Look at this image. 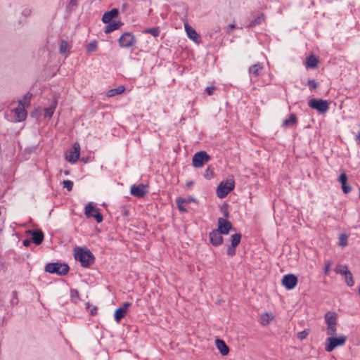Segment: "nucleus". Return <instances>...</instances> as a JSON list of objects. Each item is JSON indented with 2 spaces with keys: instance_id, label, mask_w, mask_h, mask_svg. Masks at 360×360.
Wrapping results in <instances>:
<instances>
[{
  "instance_id": "f257e3e1",
  "label": "nucleus",
  "mask_w": 360,
  "mask_h": 360,
  "mask_svg": "<svg viewBox=\"0 0 360 360\" xmlns=\"http://www.w3.org/2000/svg\"><path fill=\"white\" fill-rule=\"evenodd\" d=\"M75 259L79 261L82 267L87 268L94 264L95 257L86 248H76L74 253Z\"/></svg>"
},
{
  "instance_id": "f03ea898",
  "label": "nucleus",
  "mask_w": 360,
  "mask_h": 360,
  "mask_svg": "<svg viewBox=\"0 0 360 360\" xmlns=\"http://www.w3.org/2000/svg\"><path fill=\"white\" fill-rule=\"evenodd\" d=\"M69 266L68 264L59 262H53L46 264L45 271L50 274H56L60 276H65L69 271Z\"/></svg>"
},
{
  "instance_id": "7ed1b4c3",
  "label": "nucleus",
  "mask_w": 360,
  "mask_h": 360,
  "mask_svg": "<svg viewBox=\"0 0 360 360\" xmlns=\"http://www.w3.org/2000/svg\"><path fill=\"white\" fill-rule=\"evenodd\" d=\"M347 340V337L340 335L338 338L329 337L326 340L325 349L328 352H332L338 346L344 345Z\"/></svg>"
},
{
  "instance_id": "20e7f679",
  "label": "nucleus",
  "mask_w": 360,
  "mask_h": 360,
  "mask_svg": "<svg viewBox=\"0 0 360 360\" xmlns=\"http://www.w3.org/2000/svg\"><path fill=\"white\" fill-rule=\"evenodd\" d=\"M235 184L233 179L221 181L217 188V195L219 198H225L233 188Z\"/></svg>"
},
{
  "instance_id": "39448f33",
  "label": "nucleus",
  "mask_w": 360,
  "mask_h": 360,
  "mask_svg": "<svg viewBox=\"0 0 360 360\" xmlns=\"http://www.w3.org/2000/svg\"><path fill=\"white\" fill-rule=\"evenodd\" d=\"M308 105L321 114L326 113L329 110V103L326 100L312 98L309 100Z\"/></svg>"
},
{
  "instance_id": "423d86ee",
  "label": "nucleus",
  "mask_w": 360,
  "mask_h": 360,
  "mask_svg": "<svg viewBox=\"0 0 360 360\" xmlns=\"http://www.w3.org/2000/svg\"><path fill=\"white\" fill-rule=\"evenodd\" d=\"M325 321L328 326L327 334L330 335H334L336 333L337 328V316L333 312H327L325 314Z\"/></svg>"
},
{
  "instance_id": "0eeeda50",
  "label": "nucleus",
  "mask_w": 360,
  "mask_h": 360,
  "mask_svg": "<svg viewBox=\"0 0 360 360\" xmlns=\"http://www.w3.org/2000/svg\"><path fill=\"white\" fill-rule=\"evenodd\" d=\"M118 41L120 47L127 49L134 46L136 39L131 32H127L120 36Z\"/></svg>"
},
{
  "instance_id": "6e6552de",
  "label": "nucleus",
  "mask_w": 360,
  "mask_h": 360,
  "mask_svg": "<svg viewBox=\"0 0 360 360\" xmlns=\"http://www.w3.org/2000/svg\"><path fill=\"white\" fill-rule=\"evenodd\" d=\"M210 160V156L205 151H199L194 154L192 158L193 167L200 168L203 166L205 162Z\"/></svg>"
},
{
  "instance_id": "1a4fd4ad",
  "label": "nucleus",
  "mask_w": 360,
  "mask_h": 360,
  "mask_svg": "<svg viewBox=\"0 0 360 360\" xmlns=\"http://www.w3.org/2000/svg\"><path fill=\"white\" fill-rule=\"evenodd\" d=\"M84 214L86 218H94L98 223H101L103 220V215L98 212V209L94 207L91 202L85 206Z\"/></svg>"
},
{
  "instance_id": "9d476101",
  "label": "nucleus",
  "mask_w": 360,
  "mask_h": 360,
  "mask_svg": "<svg viewBox=\"0 0 360 360\" xmlns=\"http://www.w3.org/2000/svg\"><path fill=\"white\" fill-rule=\"evenodd\" d=\"M80 155V146L76 142L73 144L72 149L68 151V153L66 155V160L70 163H75Z\"/></svg>"
},
{
  "instance_id": "9b49d317",
  "label": "nucleus",
  "mask_w": 360,
  "mask_h": 360,
  "mask_svg": "<svg viewBox=\"0 0 360 360\" xmlns=\"http://www.w3.org/2000/svg\"><path fill=\"white\" fill-rule=\"evenodd\" d=\"M148 192V186L143 184L132 185L130 188L131 194L137 198H143Z\"/></svg>"
},
{
  "instance_id": "f8f14e48",
  "label": "nucleus",
  "mask_w": 360,
  "mask_h": 360,
  "mask_svg": "<svg viewBox=\"0 0 360 360\" xmlns=\"http://www.w3.org/2000/svg\"><path fill=\"white\" fill-rule=\"evenodd\" d=\"M298 282L297 277L294 274H286L283 277L282 284L288 290L295 288Z\"/></svg>"
},
{
  "instance_id": "ddd939ff",
  "label": "nucleus",
  "mask_w": 360,
  "mask_h": 360,
  "mask_svg": "<svg viewBox=\"0 0 360 360\" xmlns=\"http://www.w3.org/2000/svg\"><path fill=\"white\" fill-rule=\"evenodd\" d=\"M232 229L233 225L229 220L222 217L218 219V229L217 230L220 233L224 235H226Z\"/></svg>"
},
{
  "instance_id": "4468645a",
  "label": "nucleus",
  "mask_w": 360,
  "mask_h": 360,
  "mask_svg": "<svg viewBox=\"0 0 360 360\" xmlns=\"http://www.w3.org/2000/svg\"><path fill=\"white\" fill-rule=\"evenodd\" d=\"M130 302H124L122 304V306L120 308H117L114 314L115 320L117 323H119L124 317H125L127 311L128 307L131 306Z\"/></svg>"
},
{
  "instance_id": "2eb2a0df",
  "label": "nucleus",
  "mask_w": 360,
  "mask_h": 360,
  "mask_svg": "<svg viewBox=\"0 0 360 360\" xmlns=\"http://www.w3.org/2000/svg\"><path fill=\"white\" fill-rule=\"evenodd\" d=\"M221 234L222 233L217 229L212 230L209 234L210 243L214 246L221 245L223 243V237L221 236Z\"/></svg>"
},
{
  "instance_id": "dca6fc26",
  "label": "nucleus",
  "mask_w": 360,
  "mask_h": 360,
  "mask_svg": "<svg viewBox=\"0 0 360 360\" xmlns=\"http://www.w3.org/2000/svg\"><path fill=\"white\" fill-rule=\"evenodd\" d=\"M28 233L31 234L32 242L36 245H40L44 238V235L42 231L41 230H29L27 231Z\"/></svg>"
},
{
  "instance_id": "f3484780",
  "label": "nucleus",
  "mask_w": 360,
  "mask_h": 360,
  "mask_svg": "<svg viewBox=\"0 0 360 360\" xmlns=\"http://www.w3.org/2000/svg\"><path fill=\"white\" fill-rule=\"evenodd\" d=\"M118 14V9L112 8V10L104 13L102 17V21L105 24L109 23L113 18L117 17Z\"/></svg>"
},
{
  "instance_id": "a211bd4d",
  "label": "nucleus",
  "mask_w": 360,
  "mask_h": 360,
  "mask_svg": "<svg viewBox=\"0 0 360 360\" xmlns=\"http://www.w3.org/2000/svg\"><path fill=\"white\" fill-rule=\"evenodd\" d=\"M215 345L221 355L225 356L229 354V348L224 340L217 339L215 340Z\"/></svg>"
},
{
  "instance_id": "6ab92c4d",
  "label": "nucleus",
  "mask_w": 360,
  "mask_h": 360,
  "mask_svg": "<svg viewBox=\"0 0 360 360\" xmlns=\"http://www.w3.org/2000/svg\"><path fill=\"white\" fill-rule=\"evenodd\" d=\"M107 24L108 25L105 27L104 30L105 33L106 34H109L115 30H118L124 25V23L120 20H115Z\"/></svg>"
},
{
  "instance_id": "aec40b11",
  "label": "nucleus",
  "mask_w": 360,
  "mask_h": 360,
  "mask_svg": "<svg viewBox=\"0 0 360 360\" xmlns=\"http://www.w3.org/2000/svg\"><path fill=\"white\" fill-rule=\"evenodd\" d=\"M185 30L188 37L194 41H197L200 38V35L196 32V31L188 24H185Z\"/></svg>"
},
{
  "instance_id": "412c9836",
  "label": "nucleus",
  "mask_w": 360,
  "mask_h": 360,
  "mask_svg": "<svg viewBox=\"0 0 360 360\" xmlns=\"http://www.w3.org/2000/svg\"><path fill=\"white\" fill-rule=\"evenodd\" d=\"M14 111L16 116V120L18 122H22L26 119L27 114L25 108L18 107L14 110Z\"/></svg>"
},
{
  "instance_id": "4be33fe9",
  "label": "nucleus",
  "mask_w": 360,
  "mask_h": 360,
  "mask_svg": "<svg viewBox=\"0 0 360 360\" xmlns=\"http://www.w3.org/2000/svg\"><path fill=\"white\" fill-rule=\"evenodd\" d=\"M262 69H263V66L262 65L261 63H258L254 64L250 67L249 73H250V75H251L254 77H257L260 75Z\"/></svg>"
},
{
  "instance_id": "5701e85b",
  "label": "nucleus",
  "mask_w": 360,
  "mask_h": 360,
  "mask_svg": "<svg viewBox=\"0 0 360 360\" xmlns=\"http://www.w3.org/2000/svg\"><path fill=\"white\" fill-rule=\"evenodd\" d=\"M319 60L314 55H310L306 59V65L309 68H315L318 65Z\"/></svg>"
},
{
  "instance_id": "b1692460",
  "label": "nucleus",
  "mask_w": 360,
  "mask_h": 360,
  "mask_svg": "<svg viewBox=\"0 0 360 360\" xmlns=\"http://www.w3.org/2000/svg\"><path fill=\"white\" fill-rule=\"evenodd\" d=\"M274 316L271 313H264L260 316V323L262 326H267L273 320Z\"/></svg>"
},
{
  "instance_id": "393cba45",
  "label": "nucleus",
  "mask_w": 360,
  "mask_h": 360,
  "mask_svg": "<svg viewBox=\"0 0 360 360\" xmlns=\"http://www.w3.org/2000/svg\"><path fill=\"white\" fill-rule=\"evenodd\" d=\"M31 97H32V94H30V93L26 94L23 96L22 99L19 101V102H18L19 106L18 107H21L23 108L29 107L30 105Z\"/></svg>"
},
{
  "instance_id": "a878e982",
  "label": "nucleus",
  "mask_w": 360,
  "mask_h": 360,
  "mask_svg": "<svg viewBox=\"0 0 360 360\" xmlns=\"http://www.w3.org/2000/svg\"><path fill=\"white\" fill-rule=\"evenodd\" d=\"M69 44L68 41L65 39L61 40L60 46H59V52L60 54L65 55L67 56L69 53Z\"/></svg>"
},
{
  "instance_id": "bb28decb",
  "label": "nucleus",
  "mask_w": 360,
  "mask_h": 360,
  "mask_svg": "<svg viewBox=\"0 0 360 360\" xmlns=\"http://www.w3.org/2000/svg\"><path fill=\"white\" fill-rule=\"evenodd\" d=\"M124 90H125L124 86H119L117 88L111 89L108 90L107 92V96L108 97H112V96H115L116 95L123 93L124 91Z\"/></svg>"
},
{
  "instance_id": "cd10ccee",
  "label": "nucleus",
  "mask_w": 360,
  "mask_h": 360,
  "mask_svg": "<svg viewBox=\"0 0 360 360\" xmlns=\"http://www.w3.org/2000/svg\"><path fill=\"white\" fill-rule=\"evenodd\" d=\"M56 105H57V102H56V101H54L50 107L44 109V117H45L50 118L52 117V115L55 111V109L56 108Z\"/></svg>"
},
{
  "instance_id": "c85d7f7f",
  "label": "nucleus",
  "mask_w": 360,
  "mask_h": 360,
  "mask_svg": "<svg viewBox=\"0 0 360 360\" xmlns=\"http://www.w3.org/2000/svg\"><path fill=\"white\" fill-rule=\"evenodd\" d=\"M297 117L295 114H290L288 119H285L283 122V126L284 127L293 125L297 123Z\"/></svg>"
},
{
  "instance_id": "c756f323",
  "label": "nucleus",
  "mask_w": 360,
  "mask_h": 360,
  "mask_svg": "<svg viewBox=\"0 0 360 360\" xmlns=\"http://www.w3.org/2000/svg\"><path fill=\"white\" fill-rule=\"evenodd\" d=\"M241 240V234L240 233H235L231 236V245L233 247H237Z\"/></svg>"
},
{
  "instance_id": "7c9ffc66",
  "label": "nucleus",
  "mask_w": 360,
  "mask_h": 360,
  "mask_svg": "<svg viewBox=\"0 0 360 360\" xmlns=\"http://www.w3.org/2000/svg\"><path fill=\"white\" fill-rule=\"evenodd\" d=\"M264 20V15L259 14L256 18L251 20L249 23V27H253L257 25H260Z\"/></svg>"
},
{
  "instance_id": "2f4dec72",
  "label": "nucleus",
  "mask_w": 360,
  "mask_h": 360,
  "mask_svg": "<svg viewBox=\"0 0 360 360\" xmlns=\"http://www.w3.org/2000/svg\"><path fill=\"white\" fill-rule=\"evenodd\" d=\"M335 271L336 272V274L345 276V274H347V273L349 271V270H348L347 266L338 264L335 267Z\"/></svg>"
},
{
  "instance_id": "473e14b6",
  "label": "nucleus",
  "mask_w": 360,
  "mask_h": 360,
  "mask_svg": "<svg viewBox=\"0 0 360 360\" xmlns=\"http://www.w3.org/2000/svg\"><path fill=\"white\" fill-rule=\"evenodd\" d=\"M185 202L186 201L184 200V198H179L176 199L177 208L181 212H187L186 208L184 206V204L185 203Z\"/></svg>"
},
{
  "instance_id": "72a5a7b5",
  "label": "nucleus",
  "mask_w": 360,
  "mask_h": 360,
  "mask_svg": "<svg viewBox=\"0 0 360 360\" xmlns=\"http://www.w3.org/2000/svg\"><path fill=\"white\" fill-rule=\"evenodd\" d=\"M344 276H345V282H346L347 285L350 287L353 286L354 283L353 281V276H352L351 271H349L347 273V274H345Z\"/></svg>"
},
{
  "instance_id": "f704fd0d",
  "label": "nucleus",
  "mask_w": 360,
  "mask_h": 360,
  "mask_svg": "<svg viewBox=\"0 0 360 360\" xmlns=\"http://www.w3.org/2000/svg\"><path fill=\"white\" fill-rule=\"evenodd\" d=\"M143 33H148L152 34L153 37H158L160 34L159 27H152L146 29Z\"/></svg>"
},
{
  "instance_id": "c9c22d12",
  "label": "nucleus",
  "mask_w": 360,
  "mask_h": 360,
  "mask_svg": "<svg viewBox=\"0 0 360 360\" xmlns=\"http://www.w3.org/2000/svg\"><path fill=\"white\" fill-rule=\"evenodd\" d=\"M97 49V41H91L86 47V50L87 53H91L96 50Z\"/></svg>"
},
{
  "instance_id": "e433bc0d",
  "label": "nucleus",
  "mask_w": 360,
  "mask_h": 360,
  "mask_svg": "<svg viewBox=\"0 0 360 360\" xmlns=\"http://www.w3.org/2000/svg\"><path fill=\"white\" fill-rule=\"evenodd\" d=\"M347 244V236L345 234H341L339 238V245L345 247Z\"/></svg>"
},
{
  "instance_id": "4c0bfd02",
  "label": "nucleus",
  "mask_w": 360,
  "mask_h": 360,
  "mask_svg": "<svg viewBox=\"0 0 360 360\" xmlns=\"http://www.w3.org/2000/svg\"><path fill=\"white\" fill-rule=\"evenodd\" d=\"M307 86L309 87L310 90H315L318 86V82L314 79H309Z\"/></svg>"
},
{
  "instance_id": "58836bf2",
  "label": "nucleus",
  "mask_w": 360,
  "mask_h": 360,
  "mask_svg": "<svg viewBox=\"0 0 360 360\" xmlns=\"http://www.w3.org/2000/svg\"><path fill=\"white\" fill-rule=\"evenodd\" d=\"M63 187L66 188L68 191H70L73 187V182L70 180H65L63 181Z\"/></svg>"
},
{
  "instance_id": "ea45409f",
  "label": "nucleus",
  "mask_w": 360,
  "mask_h": 360,
  "mask_svg": "<svg viewBox=\"0 0 360 360\" xmlns=\"http://www.w3.org/2000/svg\"><path fill=\"white\" fill-rule=\"evenodd\" d=\"M236 247H233V245H229L227 248V250H226V254L229 256V257H233L236 255Z\"/></svg>"
},
{
  "instance_id": "a19ab883",
  "label": "nucleus",
  "mask_w": 360,
  "mask_h": 360,
  "mask_svg": "<svg viewBox=\"0 0 360 360\" xmlns=\"http://www.w3.org/2000/svg\"><path fill=\"white\" fill-rule=\"evenodd\" d=\"M347 179L348 178L347 174L345 172H343L339 176L338 181L341 184V185L345 184L347 181Z\"/></svg>"
},
{
  "instance_id": "79ce46f5",
  "label": "nucleus",
  "mask_w": 360,
  "mask_h": 360,
  "mask_svg": "<svg viewBox=\"0 0 360 360\" xmlns=\"http://www.w3.org/2000/svg\"><path fill=\"white\" fill-rule=\"evenodd\" d=\"M214 176V172L213 170L208 167L205 171V174H204V176L207 179H210L211 178H212Z\"/></svg>"
},
{
  "instance_id": "37998d69",
  "label": "nucleus",
  "mask_w": 360,
  "mask_h": 360,
  "mask_svg": "<svg viewBox=\"0 0 360 360\" xmlns=\"http://www.w3.org/2000/svg\"><path fill=\"white\" fill-rule=\"evenodd\" d=\"M18 302V292H17V291L14 290V291L12 292V298H11V304L12 305L17 304Z\"/></svg>"
},
{
  "instance_id": "c03bdc74",
  "label": "nucleus",
  "mask_w": 360,
  "mask_h": 360,
  "mask_svg": "<svg viewBox=\"0 0 360 360\" xmlns=\"http://www.w3.org/2000/svg\"><path fill=\"white\" fill-rule=\"evenodd\" d=\"M331 262L328 260L325 262L324 274L328 275L330 271Z\"/></svg>"
},
{
  "instance_id": "a18cd8bd",
  "label": "nucleus",
  "mask_w": 360,
  "mask_h": 360,
  "mask_svg": "<svg viewBox=\"0 0 360 360\" xmlns=\"http://www.w3.org/2000/svg\"><path fill=\"white\" fill-rule=\"evenodd\" d=\"M215 90H216V86H207L205 89V92L208 95L211 96L214 94Z\"/></svg>"
},
{
  "instance_id": "49530a36",
  "label": "nucleus",
  "mask_w": 360,
  "mask_h": 360,
  "mask_svg": "<svg viewBox=\"0 0 360 360\" xmlns=\"http://www.w3.org/2000/svg\"><path fill=\"white\" fill-rule=\"evenodd\" d=\"M341 186H342V191L345 193L347 194L351 192L352 187L350 186L347 185V183L345 184H342Z\"/></svg>"
},
{
  "instance_id": "de8ad7c7",
  "label": "nucleus",
  "mask_w": 360,
  "mask_h": 360,
  "mask_svg": "<svg viewBox=\"0 0 360 360\" xmlns=\"http://www.w3.org/2000/svg\"><path fill=\"white\" fill-rule=\"evenodd\" d=\"M307 335H308V333L306 330H303L302 332L298 333L297 338L300 340H302L305 339L307 337Z\"/></svg>"
},
{
  "instance_id": "09e8293b",
  "label": "nucleus",
  "mask_w": 360,
  "mask_h": 360,
  "mask_svg": "<svg viewBox=\"0 0 360 360\" xmlns=\"http://www.w3.org/2000/svg\"><path fill=\"white\" fill-rule=\"evenodd\" d=\"M31 14V10L29 9V8H24L22 11H21V15L25 17V18H27L28 17L29 15H30Z\"/></svg>"
},
{
  "instance_id": "8fccbe9b",
  "label": "nucleus",
  "mask_w": 360,
  "mask_h": 360,
  "mask_svg": "<svg viewBox=\"0 0 360 360\" xmlns=\"http://www.w3.org/2000/svg\"><path fill=\"white\" fill-rule=\"evenodd\" d=\"M68 6L70 7H75L77 5V0H68Z\"/></svg>"
},
{
  "instance_id": "3c124183",
  "label": "nucleus",
  "mask_w": 360,
  "mask_h": 360,
  "mask_svg": "<svg viewBox=\"0 0 360 360\" xmlns=\"http://www.w3.org/2000/svg\"><path fill=\"white\" fill-rule=\"evenodd\" d=\"M184 200L186 201L185 203H189L191 202H195V199L193 196H189L187 198H184Z\"/></svg>"
},
{
  "instance_id": "603ef678",
  "label": "nucleus",
  "mask_w": 360,
  "mask_h": 360,
  "mask_svg": "<svg viewBox=\"0 0 360 360\" xmlns=\"http://www.w3.org/2000/svg\"><path fill=\"white\" fill-rule=\"evenodd\" d=\"M31 242H32V240H28V239H25V240H24L22 241V244H23L24 246L28 247V246H30Z\"/></svg>"
},
{
  "instance_id": "864d4df0",
  "label": "nucleus",
  "mask_w": 360,
  "mask_h": 360,
  "mask_svg": "<svg viewBox=\"0 0 360 360\" xmlns=\"http://www.w3.org/2000/svg\"><path fill=\"white\" fill-rule=\"evenodd\" d=\"M97 311V307H94L93 309H91L90 314L91 315H95Z\"/></svg>"
},
{
  "instance_id": "5fc2aeb1",
  "label": "nucleus",
  "mask_w": 360,
  "mask_h": 360,
  "mask_svg": "<svg viewBox=\"0 0 360 360\" xmlns=\"http://www.w3.org/2000/svg\"><path fill=\"white\" fill-rule=\"evenodd\" d=\"M193 184H194V183H193V181H187V182H186V186H187V187H191V186H192L193 185Z\"/></svg>"
},
{
  "instance_id": "6e6d98bb",
  "label": "nucleus",
  "mask_w": 360,
  "mask_h": 360,
  "mask_svg": "<svg viewBox=\"0 0 360 360\" xmlns=\"http://www.w3.org/2000/svg\"><path fill=\"white\" fill-rule=\"evenodd\" d=\"M22 24H23V21H22V20H20H20H18V25H22Z\"/></svg>"
},
{
  "instance_id": "4d7b16f0",
  "label": "nucleus",
  "mask_w": 360,
  "mask_h": 360,
  "mask_svg": "<svg viewBox=\"0 0 360 360\" xmlns=\"http://www.w3.org/2000/svg\"><path fill=\"white\" fill-rule=\"evenodd\" d=\"M235 27L234 24L229 25V28H233Z\"/></svg>"
},
{
  "instance_id": "13d9d810",
  "label": "nucleus",
  "mask_w": 360,
  "mask_h": 360,
  "mask_svg": "<svg viewBox=\"0 0 360 360\" xmlns=\"http://www.w3.org/2000/svg\"><path fill=\"white\" fill-rule=\"evenodd\" d=\"M64 173H65V175H69L70 172L66 170V171L64 172Z\"/></svg>"
},
{
  "instance_id": "bf43d9fd",
  "label": "nucleus",
  "mask_w": 360,
  "mask_h": 360,
  "mask_svg": "<svg viewBox=\"0 0 360 360\" xmlns=\"http://www.w3.org/2000/svg\"><path fill=\"white\" fill-rule=\"evenodd\" d=\"M224 216H225V217H228V216H229V212H226H226H224Z\"/></svg>"
}]
</instances>
